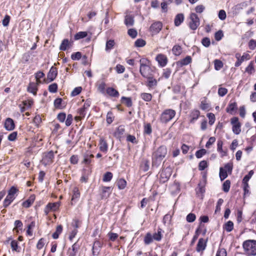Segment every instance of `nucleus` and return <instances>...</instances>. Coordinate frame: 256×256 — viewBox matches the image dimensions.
Segmentation results:
<instances>
[{
  "mask_svg": "<svg viewBox=\"0 0 256 256\" xmlns=\"http://www.w3.org/2000/svg\"><path fill=\"white\" fill-rule=\"evenodd\" d=\"M167 148L165 146L158 147L152 154V164L158 167L167 154Z\"/></svg>",
  "mask_w": 256,
  "mask_h": 256,
  "instance_id": "f257e3e1",
  "label": "nucleus"
},
{
  "mask_svg": "<svg viewBox=\"0 0 256 256\" xmlns=\"http://www.w3.org/2000/svg\"><path fill=\"white\" fill-rule=\"evenodd\" d=\"M245 253L248 256H256V240H245L242 244Z\"/></svg>",
  "mask_w": 256,
  "mask_h": 256,
  "instance_id": "f03ea898",
  "label": "nucleus"
},
{
  "mask_svg": "<svg viewBox=\"0 0 256 256\" xmlns=\"http://www.w3.org/2000/svg\"><path fill=\"white\" fill-rule=\"evenodd\" d=\"M206 182V176L204 175L202 176V180L200 181L198 184V186L196 188V194L198 197L200 199H202L204 198V194L206 192L205 186Z\"/></svg>",
  "mask_w": 256,
  "mask_h": 256,
  "instance_id": "7ed1b4c3",
  "label": "nucleus"
},
{
  "mask_svg": "<svg viewBox=\"0 0 256 256\" xmlns=\"http://www.w3.org/2000/svg\"><path fill=\"white\" fill-rule=\"evenodd\" d=\"M176 112L172 109H167L163 112L160 116L162 122L166 123L172 120L176 116Z\"/></svg>",
  "mask_w": 256,
  "mask_h": 256,
  "instance_id": "20e7f679",
  "label": "nucleus"
},
{
  "mask_svg": "<svg viewBox=\"0 0 256 256\" xmlns=\"http://www.w3.org/2000/svg\"><path fill=\"white\" fill-rule=\"evenodd\" d=\"M190 21L189 27L192 30H196L200 24V20L198 16L195 13H191L190 16Z\"/></svg>",
  "mask_w": 256,
  "mask_h": 256,
  "instance_id": "39448f33",
  "label": "nucleus"
},
{
  "mask_svg": "<svg viewBox=\"0 0 256 256\" xmlns=\"http://www.w3.org/2000/svg\"><path fill=\"white\" fill-rule=\"evenodd\" d=\"M172 170L170 167L164 168L160 172V181L161 183L166 182L172 175Z\"/></svg>",
  "mask_w": 256,
  "mask_h": 256,
  "instance_id": "423d86ee",
  "label": "nucleus"
},
{
  "mask_svg": "<svg viewBox=\"0 0 256 256\" xmlns=\"http://www.w3.org/2000/svg\"><path fill=\"white\" fill-rule=\"evenodd\" d=\"M54 153L52 150L44 152L42 154V162L44 166L50 164L53 162Z\"/></svg>",
  "mask_w": 256,
  "mask_h": 256,
  "instance_id": "0eeeda50",
  "label": "nucleus"
},
{
  "mask_svg": "<svg viewBox=\"0 0 256 256\" xmlns=\"http://www.w3.org/2000/svg\"><path fill=\"white\" fill-rule=\"evenodd\" d=\"M231 124L232 126V130L234 134H238L241 132L240 124L237 117H234L231 119Z\"/></svg>",
  "mask_w": 256,
  "mask_h": 256,
  "instance_id": "6e6552de",
  "label": "nucleus"
},
{
  "mask_svg": "<svg viewBox=\"0 0 256 256\" xmlns=\"http://www.w3.org/2000/svg\"><path fill=\"white\" fill-rule=\"evenodd\" d=\"M162 28V22L158 21L155 22L152 24L150 28V31L152 35L157 34L161 30Z\"/></svg>",
  "mask_w": 256,
  "mask_h": 256,
  "instance_id": "1a4fd4ad",
  "label": "nucleus"
},
{
  "mask_svg": "<svg viewBox=\"0 0 256 256\" xmlns=\"http://www.w3.org/2000/svg\"><path fill=\"white\" fill-rule=\"evenodd\" d=\"M100 150L104 153L106 154L108 151V144L106 140L103 138L101 137L100 139L99 144Z\"/></svg>",
  "mask_w": 256,
  "mask_h": 256,
  "instance_id": "9d476101",
  "label": "nucleus"
},
{
  "mask_svg": "<svg viewBox=\"0 0 256 256\" xmlns=\"http://www.w3.org/2000/svg\"><path fill=\"white\" fill-rule=\"evenodd\" d=\"M124 132L125 129L124 126H120L116 128L114 135L116 138L121 140V139L124 137Z\"/></svg>",
  "mask_w": 256,
  "mask_h": 256,
  "instance_id": "9b49d317",
  "label": "nucleus"
},
{
  "mask_svg": "<svg viewBox=\"0 0 256 256\" xmlns=\"http://www.w3.org/2000/svg\"><path fill=\"white\" fill-rule=\"evenodd\" d=\"M146 78H147L146 86L148 89L152 90L158 84L157 80L151 76Z\"/></svg>",
  "mask_w": 256,
  "mask_h": 256,
  "instance_id": "f8f14e48",
  "label": "nucleus"
},
{
  "mask_svg": "<svg viewBox=\"0 0 256 256\" xmlns=\"http://www.w3.org/2000/svg\"><path fill=\"white\" fill-rule=\"evenodd\" d=\"M80 248V245L77 242L74 244L72 248H70L67 252L68 256H76V253Z\"/></svg>",
  "mask_w": 256,
  "mask_h": 256,
  "instance_id": "ddd939ff",
  "label": "nucleus"
},
{
  "mask_svg": "<svg viewBox=\"0 0 256 256\" xmlns=\"http://www.w3.org/2000/svg\"><path fill=\"white\" fill-rule=\"evenodd\" d=\"M58 75V70L56 67L52 66L47 74L48 79L50 82L53 81Z\"/></svg>",
  "mask_w": 256,
  "mask_h": 256,
  "instance_id": "4468645a",
  "label": "nucleus"
},
{
  "mask_svg": "<svg viewBox=\"0 0 256 256\" xmlns=\"http://www.w3.org/2000/svg\"><path fill=\"white\" fill-rule=\"evenodd\" d=\"M206 242L207 240H204L202 238H200L196 245V251L198 252H203L206 249Z\"/></svg>",
  "mask_w": 256,
  "mask_h": 256,
  "instance_id": "2eb2a0df",
  "label": "nucleus"
},
{
  "mask_svg": "<svg viewBox=\"0 0 256 256\" xmlns=\"http://www.w3.org/2000/svg\"><path fill=\"white\" fill-rule=\"evenodd\" d=\"M156 60L162 67L164 66L168 62L166 56L163 54H158L156 56Z\"/></svg>",
  "mask_w": 256,
  "mask_h": 256,
  "instance_id": "dca6fc26",
  "label": "nucleus"
},
{
  "mask_svg": "<svg viewBox=\"0 0 256 256\" xmlns=\"http://www.w3.org/2000/svg\"><path fill=\"white\" fill-rule=\"evenodd\" d=\"M102 248V244L99 240H96L92 246V253L94 256H98L99 254L100 248Z\"/></svg>",
  "mask_w": 256,
  "mask_h": 256,
  "instance_id": "f3484780",
  "label": "nucleus"
},
{
  "mask_svg": "<svg viewBox=\"0 0 256 256\" xmlns=\"http://www.w3.org/2000/svg\"><path fill=\"white\" fill-rule=\"evenodd\" d=\"M150 72V68L149 66L140 67V72L141 75L144 78H148L151 76Z\"/></svg>",
  "mask_w": 256,
  "mask_h": 256,
  "instance_id": "a211bd4d",
  "label": "nucleus"
},
{
  "mask_svg": "<svg viewBox=\"0 0 256 256\" xmlns=\"http://www.w3.org/2000/svg\"><path fill=\"white\" fill-rule=\"evenodd\" d=\"M226 112L230 114H235L237 110L236 103L234 102H230L226 108Z\"/></svg>",
  "mask_w": 256,
  "mask_h": 256,
  "instance_id": "6ab92c4d",
  "label": "nucleus"
},
{
  "mask_svg": "<svg viewBox=\"0 0 256 256\" xmlns=\"http://www.w3.org/2000/svg\"><path fill=\"white\" fill-rule=\"evenodd\" d=\"M14 123L11 118H7L4 123V128L8 130H12L14 128Z\"/></svg>",
  "mask_w": 256,
  "mask_h": 256,
  "instance_id": "aec40b11",
  "label": "nucleus"
},
{
  "mask_svg": "<svg viewBox=\"0 0 256 256\" xmlns=\"http://www.w3.org/2000/svg\"><path fill=\"white\" fill-rule=\"evenodd\" d=\"M200 115V112L198 110H193L190 112V122L194 124L198 119Z\"/></svg>",
  "mask_w": 256,
  "mask_h": 256,
  "instance_id": "412c9836",
  "label": "nucleus"
},
{
  "mask_svg": "<svg viewBox=\"0 0 256 256\" xmlns=\"http://www.w3.org/2000/svg\"><path fill=\"white\" fill-rule=\"evenodd\" d=\"M38 90L37 84L34 82H30L27 88L28 92L36 96Z\"/></svg>",
  "mask_w": 256,
  "mask_h": 256,
  "instance_id": "4be33fe9",
  "label": "nucleus"
},
{
  "mask_svg": "<svg viewBox=\"0 0 256 256\" xmlns=\"http://www.w3.org/2000/svg\"><path fill=\"white\" fill-rule=\"evenodd\" d=\"M111 193V188L110 186H102L101 198L102 199L107 198Z\"/></svg>",
  "mask_w": 256,
  "mask_h": 256,
  "instance_id": "5701e85b",
  "label": "nucleus"
},
{
  "mask_svg": "<svg viewBox=\"0 0 256 256\" xmlns=\"http://www.w3.org/2000/svg\"><path fill=\"white\" fill-rule=\"evenodd\" d=\"M134 16L132 14H126L124 18V24L126 26H132L134 24Z\"/></svg>",
  "mask_w": 256,
  "mask_h": 256,
  "instance_id": "b1692460",
  "label": "nucleus"
},
{
  "mask_svg": "<svg viewBox=\"0 0 256 256\" xmlns=\"http://www.w3.org/2000/svg\"><path fill=\"white\" fill-rule=\"evenodd\" d=\"M192 62V58L190 56H186L185 58L178 61L176 64L179 66H182L188 64Z\"/></svg>",
  "mask_w": 256,
  "mask_h": 256,
  "instance_id": "393cba45",
  "label": "nucleus"
},
{
  "mask_svg": "<svg viewBox=\"0 0 256 256\" xmlns=\"http://www.w3.org/2000/svg\"><path fill=\"white\" fill-rule=\"evenodd\" d=\"M250 58V55L247 53H244L242 56H240V60L238 62H236L235 63V66L238 67L245 60H248Z\"/></svg>",
  "mask_w": 256,
  "mask_h": 256,
  "instance_id": "a878e982",
  "label": "nucleus"
},
{
  "mask_svg": "<svg viewBox=\"0 0 256 256\" xmlns=\"http://www.w3.org/2000/svg\"><path fill=\"white\" fill-rule=\"evenodd\" d=\"M184 16L182 14H178L174 18V25L178 26L184 22Z\"/></svg>",
  "mask_w": 256,
  "mask_h": 256,
  "instance_id": "bb28decb",
  "label": "nucleus"
},
{
  "mask_svg": "<svg viewBox=\"0 0 256 256\" xmlns=\"http://www.w3.org/2000/svg\"><path fill=\"white\" fill-rule=\"evenodd\" d=\"M106 92L109 96H111L118 97L119 96L118 92L113 88H108L106 89Z\"/></svg>",
  "mask_w": 256,
  "mask_h": 256,
  "instance_id": "cd10ccee",
  "label": "nucleus"
},
{
  "mask_svg": "<svg viewBox=\"0 0 256 256\" xmlns=\"http://www.w3.org/2000/svg\"><path fill=\"white\" fill-rule=\"evenodd\" d=\"M162 230L160 228L158 229V232L153 234L152 236L154 240L160 242L162 238Z\"/></svg>",
  "mask_w": 256,
  "mask_h": 256,
  "instance_id": "c85d7f7f",
  "label": "nucleus"
},
{
  "mask_svg": "<svg viewBox=\"0 0 256 256\" xmlns=\"http://www.w3.org/2000/svg\"><path fill=\"white\" fill-rule=\"evenodd\" d=\"M233 168L232 162H228L225 164V178L228 176V174H231Z\"/></svg>",
  "mask_w": 256,
  "mask_h": 256,
  "instance_id": "c756f323",
  "label": "nucleus"
},
{
  "mask_svg": "<svg viewBox=\"0 0 256 256\" xmlns=\"http://www.w3.org/2000/svg\"><path fill=\"white\" fill-rule=\"evenodd\" d=\"M15 198L16 197H12V196L8 194L4 201V208L8 207L12 202Z\"/></svg>",
  "mask_w": 256,
  "mask_h": 256,
  "instance_id": "7c9ffc66",
  "label": "nucleus"
},
{
  "mask_svg": "<svg viewBox=\"0 0 256 256\" xmlns=\"http://www.w3.org/2000/svg\"><path fill=\"white\" fill-rule=\"evenodd\" d=\"M122 102L126 104L128 107L132 106V102L130 98L122 96L121 98Z\"/></svg>",
  "mask_w": 256,
  "mask_h": 256,
  "instance_id": "2f4dec72",
  "label": "nucleus"
},
{
  "mask_svg": "<svg viewBox=\"0 0 256 256\" xmlns=\"http://www.w3.org/2000/svg\"><path fill=\"white\" fill-rule=\"evenodd\" d=\"M172 52L175 56H180L182 52V48L179 45H175L172 48Z\"/></svg>",
  "mask_w": 256,
  "mask_h": 256,
  "instance_id": "473e14b6",
  "label": "nucleus"
},
{
  "mask_svg": "<svg viewBox=\"0 0 256 256\" xmlns=\"http://www.w3.org/2000/svg\"><path fill=\"white\" fill-rule=\"evenodd\" d=\"M153 240L152 235L150 233L148 232L144 238V242L146 244L148 245L152 242Z\"/></svg>",
  "mask_w": 256,
  "mask_h": 256,
  "instance_id": "72a5a7b5",
  "label": "nucleus"
},
{
  "mask_svg": "<svg viewBox=\"0 0 256 256\" xmlns=\"http://www.w3.org/2000/svg\"><path fill=\"white\" fill-rule=\"evenodd\" d=\"M62 231V226L61 225L57 226L56 232L52 234V237L54 239H57L59 235Z\"/></svg>",
  "mask_w": 256,
  "mask_h": 256,
  "instance_id": "f704fd0d",
  "label": "nucleus"
},
{
  "mask_svg": "<svg viewBox=\"0 0 256 256\" xmlns=\"http://www.w3.org/2000/svg\"><path fill=\"white\" fill-rule=\"evenodd\" d=\"M34 196H31L29 199L23 202L22 206L26 208H29L34 202Z\"/></svg>",
  "mask_w": 256,
  "mask_h": 256,
  "instance_id": "c9c22d12",
  "label": "nucleus"
},
{
  "mask_svg": "<svg viewBox=\"0 0 256 256\" xmlns=\"http://www.w3.org/2000/svg\"><path fill=\"white\" fill-rule=\"evenodd\" d=\"M69 44H70V42H69L68 40V39H64L62 41V42L60 46V50H62V51L66 50L67 49L68 47V46Z\"/></svg>",
  "mask_w": 256,
  "mask_h": 256,
  "instance_id": "e433bc0d",
  "label": "nucleus"
},
{
  "mask_svg": "<svg viewBox=\"0 0 256 256\" xmlns=\"http://www.w3.org/2000/svg\"><path fill=\"white\" fill-rule=\"evenodd\" d=\"M87 36L88 32H80L74 35V38L75 40H78L86 38Z\"/></svg>",
  "mask_w": 256,
  "mask_h": 256,
  "instance_id": "4c0bfd02",
  "label": "nucleus"
},
{
  "mask_svg": "<svg viewBox=\"0 0 256 256\" xmlns=\"http://www.w3.org/2000/svg\"><path fill=\"white\" fill-rule=\"evenodd\" d=\"M126 185V182L124 178H120L117 182V186L120 190L124 189Z\"/></svg>",
  "mask_w": 256,
  "mask_h": 256,
  "instance_id": "58836bf2",
  "label": "nucleus"
},
{
  "mask_svg": "<svg viewBox=\"0 0 256 256\" xmlns=\"http://www.w3.org/2000/svg\"><path fill=\"white\" fill-rule=\"evenodd\" d=\"M114 44L115 42L114 40H108L106 42V52H110L112 49L113 48Z\"/></svg>",
  "mask_w": 256,
  "mask_h": 256,
  "instance_id": "ea45409f",
  "label": "nucleus"
},
{
  "mask_svg": "<svg viewBox=\"0 0 256 256\" xmlns=\"http://www.w3.org/2000/svg\"><path fill=\"white\" fill-rule=\"evenodd\" d=\"M234 229V222L231 220H228L225 223V230L228 232H232Z\"/></svg>",
  "mask_w": 256,
  "mask_h": 256,
  "instance_id": "a19ab883",
  "label": "nucleus"
},
{
  "mask_svg": "<svg viewBox=\"0 0 256 256\" xmlns=\"http://www.w3.org/2000/svg\"><path fill=\"white\" fill-rule=\"evenodd\" d=\"M140 98L146 102H150L152 98V95L149 93H142L140 94Z\"/></svg>",
  "mask_w": 256,
  "mask_h": 256,
  "instance_id": "79ce46f5",
  "label": "nucleus"
},
{
  "mask_svg": "<svg viewBox=\"0 0 256 256\" xmlns=\"http://www.w3.org/2000/svg\"><path fill=\"white\" fill-rule=\"evenodd\" d=\"M94 157L92 154H86L84 156V162L86 164H89L92 162V159Z\"/></svg>",
  "mask_w": 256,
  "mask_h": 256,
  "instance_id": "37998d69",
  "label": "nucleus"
},
{
  "mask_svg": "<svg viewBox=\"0 0 256 256\" xmlns=\"http://www.w3.org/2000/svg\"><path fill=\"white\" fill-rule=\"evenodd\" d=\"M112 174L111 172H108L104 174L102 180L104 182H110L112 178Z\"/></svg>",
  "mask_w": 256,
  "mask_h": 256,
  "instance_id": "c03bdc74",
  "label": "nucleus"
},
{
  "mask_svg": "<svg viewBox=\"0 0 256 256\" xmlns=\"http://www.w3.org/2000/svg\"><path fill=\"white\" fill-rule=\"evenodd\" d=\"M14 230H16V232L18 233L19 230H21L22 229V223L20 220H16L14 223Z\"/></svg>",
  "mask_w": 256,
  "mask_h": 256,
  "instance_id": "a18cd8bd",
  "label": "nucleus"
},
{
  "mask_svg": "<svg viewBox=\"0 0 256 256\" xmlns=\"http://www.w3.org/2000/svg\"><path fill=\"white\" fill-rule=\"evenodd\" d=\"M223 62L219 60H214V68L216 70H219L223 66Z\"/></svg>",
  "mask_w": 256,
  "mask_h": 256,
  "instance_id": "49530a36",
  "label": "nucleus"
},
{
  "mask_svg": "<svg viewBox=\"0 0 256 256\" xmlns=\"http://www.w3.org/2000/svg\"><path fill=\"white\" fill-rule=\"evenodd\" d=\"M48 207L50 208V209L52 211H56V210L60 206V203L59 202H54V203H48Z\"/></svg>",
  "mask_w": 256,
  "mask_h": 256,
  "instance_id": "de8ad7c7",
  "label": "nucleus"
},
{
  "mask_svg": "<svg viewBox=\"0 0 256 256\" xmlns=\"http://www.w3.org/2000/svg\"><path fill=\"white\" fill-rule=\"evenodd\" d=\"M87 110L86 109H83V108H81L80 109H78V113L79 114V116H76V118H84L86 114V110Z\"/></svg>",
  "mask_w": 256,
  "mask_h": 256,
  "instance_id": "09e8293b",
  "label": "nucleus"
},
{
  "mask_svg": "<svg viewBox=\"0 0 256 256\" xmlns=\"http://www.w3.org/2000/svg\"><path fill=\"white\" fill-rule=\"evenodd\" d=\"M152 126H151L150 124L149 123L146 124L144 126V133L145 134L150 135L152 134Z\"/></svg>",
  "mask_w": 256,
  "mask_h": 256,
  "instance_id": "8fccbe9b",
  "label": "nucleus"
},
{
  "mask_svg": "<svg viewBox=\"0 0 256 256\" xmlns=\"http://www.w3.org/2000/svg\"><path fill=\"white\" fill-rule=\"evenodd\" d=\"M146 44L145 40L142 38L138 39L134 42V45L136 47H142Z\"/></svg>",
  "mask_w": 256,
  "mask_h": 256,
  "instance_id": "3c124183",
  "label": "nucleus"
},
{
  "mask_svg": "<svg viewBox=\"0 0 256 256\" xmlns=\"http://www.w3.org/2000/svg\"><path fill=\"white\" fill-rule=\"evenodd\" d=\"M246 72L250 74H252L254 72V64L251 62L248 66L246 68Z\"/></svg>",
  "mask_w": 256,
  "mask_h": 256,
  "instance_id": "603ef678",
  "label": "nucleus"
},
{
  "mask_svg": "<svg viewBox=\"0 0 256 256\" xmlns=\"http://www.w3.org/2000/svg\"><path fill=\"white\" fill-rule=\"evenodd\" d=\"M224 202V200L222 198H220L216 204V206L215 214H216L220 212V206Z\"/></svg>",
  "mask_w": 256,
  "mask_h": 256,
  "instance_id": "864d4df0",
  "label": "nucleus"
},
{
  "mask_svg": "<svg viewBox=\"0 0 256 256\" xmlns=\"http://www.w3.org/2000/svg\"><path fill=\"white\" fill-rule=\"evenodd\" d=\"M206 152V150L205 149H200L198 150L196 152V156L198 158H200L202 157Z\"/></svg>",
  "mask_w": 256,
  "mask_h": 256,
  "instance_id": "5fc2aeb1",
  "label": "nucleus"
},
{
  "mask_svg": "<svg viewBox=\"0 0 256 256\" xmlns=\"http://www.w3.org/2000/svg\"><path fill=\"white\" fill-rule=\"evenodd\" d=\"M196 216L195 214H194L193 213H190V214H188L186 218V221L188 222H194L196 220Z\"/></svg>",
  "mask_w": 256,
  "mask_h": 256,
  "instance_id": "6e6d98bb",
  "label": "nucleus"
},
{
  "mask_svg": "<svg viewBox=\"0 0 256 256\" xmlns=\"http://www.w3.org/2000/svg\"><path fill=\"white\" fill-rule=\"evenodd\" d=\"M48 90L52 93H55L58 90V84L56 83H53L48 86Z\"/></svg>",
  "mask_w": 256,
  "mask_h": 256,
  "instance_id": "4d7b16f0",
  "label": "nucleus"
},
{
  "mask_svg": "<svg viewBox=\"0 0 256 256\" xmlns=\"http://www.w3.org/2000/svg\"><path fill=\"white\" fill-rule=\"evenodd\" d=\"M222 145L223 142L222 140H218L217 142V150L218 152L222 153V156H224V154H222Z\"/></svg>",
  "mask_w": 256,
  "mask_h": 256,
  "instance_id": "13d9d810",
  "label": "nucleus"
},
{
  "mask_svg": "<svg viewBox=\"0 0 256 256\" xmlns=\"http://www.w3.org/2000/svg\"><path fill=\"white\" fill-rule=\"evenodd\" d=\"M82 58V54L80 52H78L72 53L71 55V58L72 60H79Z\"/></svg>",
  "mask_w": 256,
  "mask_h": 256,
  "instance_id": "bf43d9fd",
  "label": "nucleus"
},
{
  "mask_svg": "<svg viewBox=\"0 0 256 256\" xmlns=\"http://www.w3.org/2000/svg\"><path fill=\"white\" fill-rule=\"evenodd\" d=\"M80 193L78 188H74L73 190V195L72 196V200H74L75 198H79Z\"/></svg>",
  "mask_w": 256,
  "mask_h": 256,
  "instance_id": "052dcab7",
  "label": "nucleus"
},
{
  "mask_svg": "<svg viewBox=\"0 0 256 256\" xmlns=\"http://www.w3.org/2000/svg\"><path fill=\"white\" fill-rule=\"evenodd\" d=\"M254 174L253 170H251L249 172L248 174L245 176L244 178L242 180V183H246L248 182V181L250 180V179L251 178L252 176Z\"/></svg>",
  "mask_w": 256,
  "mask_h": 256,
  "instance_id": "680f3d73",
  "label": "nucleus"
},
{
  "mask_svg": "<svg viewBox=\"0 0 256 256\" xmlns=\"http://www.w3.org/2000/svg\"><path fill=\"white\" fill-rule=\"evenodd\" d=\"M208 166V163L206 160H202L198 164V170H203Z\"/></svg>",
  "mask_w": 256,
  "mask_h": 256,
  "instance_id": "e2e57ef3",
  "label": "nucleus"
},
{
  "mask_svg": "<svg viewBox=\"0 0 256 256\" xmlns=\"http://www.w3.org/2000/svg\"><path fill=\"white\" fill-rule=\"evenodd\" d=\"M82 90V87L80 86L75 88L74 89V90L72 92L71 96H74L79 94L80 93Z\"/></svg>",
  "mask_w": 256,
  "mask_h": 256,
  "instance_id": "0e129e2a",
  "label": "nucleus"
},
{
  "mask_svg": "<svg viewBox=\"0 0 256 256\" xmlns=\"http://www.w3.org/2000/svg\"><path fill=\"white\" fill-rule=\"evenodd\" d=\"M11 248L12 250L19 252L18 242L16 240H12L10 242Z\"/></svg>",
  "mask_w": 256,
  "mask_h": 256,
  "instance_id": "69168bd1",
  "label": "nucleus"
},
{
  "mask_svg": "<svg viewBox=\"0 0 256 256\" xmlns=\"http://www.w3.org/2000/svg\"><path fill=\"white\" fill-rule=\"evenodd\" d=\"M248 46L250 50H254L256 48V40L253 39L250 40L248 43Z\"/></svg>",
  "mask_w": 256,
  "mask_h": 256,
  "instance_id": "338daca9",
  "label": "nucleus"
},
{
  "mask_svg": "<svg viewBox=\"0 0 256 256\" xmlns=\"http://www.w3.org/2000/svg\"><path fill=\"white\" fill-rule=\"evenodd\" d=\"M108 236L110 240L114 242L118 237V234L112 232H110L108 234Z\"/></svg>",
  "mask_w": 256,
  "mask_h": 256,
  "instance_id": "774afa93",
  "label": "nucleus"
}]
</instances>
